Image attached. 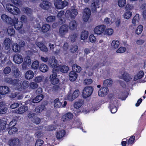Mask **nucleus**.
<instances>
[{"label":"nucleus","instance_id":"nucleus-14","mask_svg":"<svg viewBox=\"0 0 146 146\" xmlns=\"http://www.w3.org/2000/svg\"><path fill=\"white\" fill-rule=\"evenodd\" d=\"M68 25H63L59 29V35L61 36H64L68 33Z\"/></svg>","mask_w":146,"mask_h":146},{"label":"nucleus","instance_id":"nucleus-28","mask_svg":"<svg viewBox=\"0 0 146 146\" xmlns=\"http://www.w3.org/2000/svg\"><path fill=\"white\" fill-rule=\"evenodd\" d=\"M77 27V23L75 20H72L70 23L69 28L70 30H73L76 29Z\"/></svg>","mask_w":146,"mask_h":146},{"label":"nucleus","instance_id":"nucleus-6","mask_svg":"<svg viewBox=\"0 0 146 146\" xmlns=\"http://www.w3.org/2000/svg\"><path fill=\"white\" fill-rule=\"evenodd\" d=\"M12 22L13 24H11L12 25H14L15 28L17 30H20L22 27L23 24L21 21H18V19L15 18Z\"/></svg>","mask_w":146,"mask_h":146},{"label":"nucleus","instance_id":"nucleus-22","mask_svg":"<svg viewBox=\"0 0 146 146\" xmlns=\"http://www.w3.org/2000/svg\"><path fill=\"white\" fill-rule=\"evenodd\" d=\"M28 109V108L27 107L22 106L17 109L15 110V112L16 113L21 114L27 111Z\"/></svg>","mask_w":146,"mask_h":146},{"label":"nucleus","instance_id":"nucleus-24","mask_svg":"<svg viewBox=\"0 0 146 146\" xmlns=\"http://www.w3.org/2000/svg\"><path fill=\"white\" fill-rule=\"evenodd\" d=\"M34 73L31 70H29L26 72L25 74V77L27 80L32 79L34 77Z\"/></svg>","mask_w":146,"mask_h":146},{"label":"nucleus","instance_id":"nucleus-4","mask_svg":"<svg viewBox=\"0 0 146 146\" xmlns=\"http://www.w3.org/2000/svg\"><path fill=\"white\" fill-rule=\"evenodd\" d=\"M7 9L11 13L17 15L20 13L19 9L17 7L10 4H7L6 5Z\"/></svg>","mask_w":146,"mask_h":146},{"label":"nucleus","instance_id":"nucleus-46","mask_svg":"<svg viewBox=\"0 0 146 146\" xmlns=\"http://www.w3.org/2000/svg\"><path fill=\"white\" fill-rule=\"evenodd\" d=\"M113 81L111 79L105 80L104 82V84L105 86H110L111 85Z\"/></svg>","mask_w":146,"mask_h":146},{"label":"nucleus","instance_id":"nucleus-29","mask_svg":"<svg viewBox=\"0 0 146 146\" xmlns=\"http://www.w3.org/2000/svg\"><path fill=\"white\" fill-rule=\"evenodd\" d=\"M11 41L10 39L7 38L5 39L4 42V46L6 50H9L10 48Z\"/></svg>","mask_w":146,"mask_h":146},{"label":"nucleus","instance_id":"nucleus-18","mask_svg":"<svg viewBox=\"0 0 146 146\" xmlns=\"http://www.w3.org/2000/svg\"><path fill=\"white\" fill-rule=\"evenodd\" d=\"M40 7L42 8L47 10L51 7V4L48 1H43L40 5Z\"/></svg>","mask_w":146,"mask_h":146},{"label":"nucleus","instance_id":"nucleus-33","mask_svg":"<svg viewBox=\"0 0 146 146\" xmlns=\"http://www.w3.org/2000/svg\"><path fill=\"white\" fill-rule=\"evenodd\" d=\"M139 19V14H136L133 18L132 23L134 25H135L138 24Z\"/></svg>","mask_w":146,"mask_h":146},{"label":"nucleus","instance_id":"nucleus-5","mask_svg":"<svg viewBox=\"0 0 146 146\" xmlns=\"http://www.w3.org/2000/svg\"><path fill=\"white\" fill-rule=\"evenodd\" d=\"M93 91V88L91 86H87L85 87L84 89L82 96L84 98H86L90 96Z\"/></svg>","mask_w":146,"mask_h":146},{"label":"nucleus","instance_id":"nucleus-55","mask_svg":"<svg viewBox=\"0 0 146 146\" xmlns=\"http://www.w3.org/2000/svg\"><path fill=\"white\" fill-rule=\"evenodd\" d=\"M21 72L18 68L15 69L13 72V75L16 77H17L20 75Z\"/></svg>","mask_w":146,"mask_h":146},{"label":"nucleus","instance_id":"nucleus-30","mask_svg":"<svg viewBox=\"0 0 146 146\" xmlns=\"http://www.w3.org/2000/svg\"><path fill=\"white\" fill-rule=\"evenodd\" d=\"M119 45V41L118 40H114L112 41L111 46L113 49H116L118 47Z\"/></svg>","mask_w":146,"mask_h":146},{"label":"nucleus","instance_id":"nucleus-9","mask_svg":"<svg viewBox=\"0 0 146 146\" xmlns=\"http://www.w3.org/2000/svg\"><path fill=\"white\" fill-rule=\"evenodd\" d=\"M79 91L78 90H75L72 94H69L67 97V99L70 101H72L78 97L79 95Z\"/></svg>","mask_w":146,"mask_h":146},{"label":"nucleus","instance_id":"nucleus-41","mask_svg":"<svg viewBox=\"0 0 146 146\" xmlns=\"http://www.w3.org/2000/svg\"><path fill=\"white\" fill-rule=\"evenodd\" d=\"M50 29V26L49 25L44 24L42 27V32L45 33L48 31Z\"/></svg>","mask_w":146,"mask_h":146},{"label":"nucleus","instance_id":"nucleus-60","mask_svg":"<svg viewBox=\"0 0 146 146\" xmlns=\"http://www.w3.org/2000/svg\"><path fill=\"white\" fill-rule=\"evenodd\" d=\"M42 129L43 130L51 131L53 130L54 129H55L53 126H45L44 127H42Z\"/></svg>","mask_w":146,"mask_h":146},{"label":"nucleus","instance_id":"nucleus-32","mask_svg":"<svg viewBox=\"0 0 146 146\" xmlns=\"http://www.w3.org/2000/svg\"><path fill=\"white\" fill-rule=\"evenodd\" d=\"M40 70L43 72H45L47 71L48 70V67L47 66L44 64H41L39 67Z\"/></svg>","mask_w":146,"mask_h":146},{"label":"nucleus","instance_id":"nucleus-61","mask_svg":"<svg viewBox=\"0 0 146 146\" xmlns=\"http://www.w3.org/2000/svg\"><path fill=\"white\" fill-rule=\"evenodd\" d=\"M133 8L134 7L132 5L127 4L126 5L125 9L127 11H130L132 10Z\"/></svg>","mask_w":146,"mask_h":146},{"label":"nucleus","instance_id":"nucleus-58","mask_svg":"<svg viewBox=\"0 0 146 146\" xmlns=\"http://www.w3.org/2000/svg\"><path fill=\"white\" fill-rule=\"evenodd\" d=\"M64 12L63 11H60L58 14L57 17L58 18L60 19V20L61 22H60L61 23H63V22H62V16L64 15Z\"/></svg>","mask_w":146,"mask_h":146},{"label":"nucleus","instance_id":"nucleus-56","mask_svg":"<svg viewBox=\"0 0 146 146\" xmlns=\"http://www.w3.org/2000/svg\"><path fill=\"white\" fill-rule=\"evenodd\" d=\"M55 17L54 16H48L46 18V20L48 23L52 22L55 20Z\"/></svg>","mask_w":146,"mask_h":146},{"label":"nucleus","instance_id":"nucleus-26","mask_svg":"<svg viewBox=\"0 0 146 146\" xmlns=\"http://www.w3.org/2000/svg\"><path fill=\"white\" fill-rule=\"evenodd\" d=\"M84 104V102L83 100H79L74 103V108L76 109H79Z\"/></svg>","mask_w":146,"mask_h":146},{"label":"nucleus","instance_id":"nucleus-49","mask_svg":"<svg viewBox=\"0 0 146 146\" xmlns=\"http://www.w3.org/2000/svg\"><path fill=\"white\" fill-rule=\"evenodd\" d=\"M39 62L37 60H35L32 63L31 67L32 68L34 69H37L39 66Z\"/></svg>","mask_w":146,"mask_h":146},{"label":"nucleus","instance_id":"nucleus-50","mask_svg":"<svg viewBox=\"0 0 146 146\" xmlns=\"http://www.w3.org/2000/svg\"><path fill=\"white\" fill-rule=\"evenodd\" d=\"M44 79V77L43 76H39L36 77L33 80L34 82H37L39 83L42 81Z\"/></svg>","mask_w":146,"mask_h":146},{"label":"nucleus","instance_id":"nucleus-15","mask_svg":"<svg viewBox=\"0 0 146 146\" xmlns=\"http://www.w3.org/2000/svg\"><path fill=\"white\" fill-rule=\"evenodd\" d=\"M133 78V76L127 73L126 70H125L124 73L122 74V76L120 78L123 79L126 82H129L132 80Z\"/></svg>","mask_w":146,"mask_h":146},{"label":"nucleus","instance_id":"nucleus-19","mask_svg":"<svg viewBox=\"0 0 146 146\" xmlns=\"http://www.w3.org/2000/svg\"><path fill=\"white\" fill-rule=\"evenodd\" d=\"M73 117V114L72 113L68 112L62 116V120L64 121H65L72 119Z\"/></svg>","mask_w":146,"mask_h":146},{"label":"nucleus","instance_id":"nucleus-31","mask_svg":"<svg viewBox=\"0 0 146 146\" xmlns=\"http://www.w3.org/2000/svg\"><path fill=\"white\" fill-rule=\"evenodd\" d=\"M65 131L64 130H59L58 131L56 134V137L58 139L62 138L64 135Z\"/></svg>","mask_w":146,"mask_h":146},{"label":"nucleus","instance_id":"nucleus-8","mask_svg":"<svg viewBox=\"0 0 146 146\" xmlns=\"http://www.w3.org/2000/svg\"><path fill=\"white\" fill-rule=\"evenodd\" d=\"M91 15V12L90 9L86 8L83 11L82 18L85 22L88 21Z\"/></svg>","mask_w":146,"mask_h":146},{"label":"nucleus","instance_id":"nucleus-2","mask_svg":"<svg viewBox=\"0 0 146 146\" xmlns=\"http://www.w3.org/2000/svg\"><path fill=\"white\" fill-rule=\"evenodd\" d=\"M68 2L66 0H56L54 2L55 7L58 9H62L67 6Z\"/></svg>","mask_w":146,"mask_h":146},{"label":"nucleus","instance_id":"nucleus-34","mask_svg":"<svg viewBox=\"0 0 146 146\" xmlns=\"http://www.w3.org/2000/svg\"><path fill=\"white\" fill-rule=\"evenodd\" d=\"M144 73L143 71H140L137 73V75L134 77V80H136L138 79H140L143 77Z\"/></svg>","mask_w":146,"mask_h":146},{"label":"nucleus","instance_id":"nucleus-10","mask_svg":"<svg viewBox=\"0 0 146 146\" xmlns=\"http://www.w3.org/2000/svg\"><path fill=\"white\" fill-rule=\"evenodd\" d=\"M106 27L105 25H104L98 26L94 28V32L97 35H100L103 32Z\"/></svg>","mask_w":146,"mask_h":146},{"label":"nucleus","instance_id":"nucleus-40","mask_svg":"<svg viewBox=\"0 0 146 146\" xmlns=\"http://www.w3.org/2000/svg\"><path fill=\"white\" fill-rule=\"evenodd\" d=\"M54 106L55 108H59L62 106V103L59 101L58 99H55L54 101Z\"/></svg>","mask_w":146,"mask_h":146},{"label":"nucleus","instance_id":"nucleus-47","mask_svg":"<svg viewBox=\"0 0 146 146\" xmlns=\"http://www.w3.org/2000/svg\"><path fill=\"white\" fill-rule=\"evenodd\" d=\"M31 60L30 57L27 56L24 59V63L28 66H29L31 64Z\"/></svg>","mask_w":146,"mask_h":146},{"label":"nucleus","instance_id":"nucleus-52","mask_svg":"<svg viewBox=\"0 0 146 146\" xmlns=\"http://www.w3.org/2000/svg\"><path fill=\"white\" fill-rule=\"evenodd\" d=\"M110 110L112 113H115L117 110V108L116 106L113 104L110 105Z\"/></svg>","mask_w":146,"mask_h":146},{"label":"nucleus","instance_id":"nucleus-54","mask_svg":"<svg viewBox=\"0 0 146 146\" xmlns=\"http://www.w3.org/2000/svg\"><path fill=\"white\" fill-rule=\"evenodd\" d=\"M143 30V27L141 25H139L136 29L135 33L137 35L140 34Z\"/></svg>","mask_w":146,"mask_h":146},{"label":"nucleus","instance_id":"nucleus-16","mask_svg":"<svg viewBox=\"0 0 146 146\" xmlns=\"http://www.w3.org/2000/svg\"><path fill=\"white\" fill-rule=\"evenodd\" d=\"M108 91V89L107 87H102L98 92V95L100 96L103 97L107 94Z\"/></svg>","mask_w":146,"mask_h":146},{"label":"nucleus","instance_id":"nucleus-12","mask_svg":"<svg viewBox=\"0 0 146 146\" xmlns=\"http://www.w3.org/2000/svg\"><path fill=\"white\" fill-rule=\"evenodd\" d=\"M13 60L15 63L17 64H20L23 61V58L22 56L18 54H15L13 57Z\"/></svg>","mask_w":146,"mask_h":146},{"label":"nucleus","instance_id":"nucleus-42","mask_svg":"<svg viewBox=\"0 0 146 146\" xmlns=\"http://www.w3.org/2000/svg\"><path fill=\"white\" fill-rule=\"evenodd\" d=\"M72 68L73 72H80L81 70L80 67L76 64H74L72 67Z\"/></svg>","mask_w":146,"mask_h":146},{"label":"nucleus","instance_id":"nucleus-25","mask_svg":"<svg viewBox=\"0 0 146 146\" xmlns=\"http://www.w3.org/2000/svg\"><path fill=\"white\" fill-rule=\"evenodd\" d=\"M9 144L10 146L18 145L20 143L19 140L17 138L10 139L9 141Z\"/></svg>","mask_w":146,"mask_h":146},{"label":"nucleus","instance_id":"nucleus-13","mask_svg":"<svg viewBox=\"0 0 146 146\" xmlns=\"http://www.w3.org/2000/svg\"><path fill=\"white\" fill-rule=\"evenodd\" d=\"M69 70L68 67L65 65H60L53 68L54 71V70L56 71V70H57L58 71L59 70H60L61 72L64 73L67 72Z\"/></svg>","mask_w":146,"mask_h":146},{"label":"nucleus","instance_id":"nucleus-37","mask_svg":"<svg viewBox=\"0 0 146 146\" xmlns=\"http://www.w3.org/2000/svg\"><path fill=\"white\" fill-rule=\"evenodd\" d=\"M6 122L5 121L3 120H0V132L1 131L5 130L6 128Z\"/></svg>","mask_w":146,"mask_h":146},{"label":"nucleus","instance_id":"nucleus-1","mask_svg":"<svg viewBox=\"0 0 146 146\" xmlns=\"http://www.w3.org/2000/svg\"><path fill=\"white\" fill-rule=\"evenodd\" d=\"M22 82L21 80L16 79L14 80L13 82L16 86L15 88L19 91H21L22 89H27L29 85V83L27 81L25 80L23 82Z\"/></svg>","mask_w":146,"mask_h":146},{"label":"nucleus","instance_id":"nucleus-44","mask_svg":"<svg viewBox=\"0 0 146 146\" xmlns=\"http://www.w3.org/2000/svg\"><path fill=\"white\" fill-rule=\"evenodd\" d=\"M7 32L9 35L10 36L13 35L15 33V30L12 26H9L8 27Z\"/></svg>","mask_w":146,"mask_h":146},{"label":"nucleus","instance_id":"nucleus-45","mask_svg":"<svg viewBox=\"0 0 146 146\" xmlns=\"http://www.w3.org/2000/svg\"><path fill=\"white\" fill-rule=\"evenodd\" d=\"M114 31L112 29L108 28L106 29L105 33L106 35L108 36H111L113 33Z\"/></svg>","mask_w":146,"mask_h":146},{"label":"nucleus","instance_id":"nucleus-51","mask_svg":"<svg viewBox=\"0 0 146 146\" xmlns=\"http://www.w3.org/2000/svg\"><path fill=\"white\" fill-rule=\"evenodd\" d=\"M18 131V129L16 127H12L11 128L9 131V133L10 135L15 134Z\"/></svg>","mask_w":146,"mask_h":146},{"label":"nucleus","instance_id":"nucleus-21","mask_svg":"<svg viewBox=\"0 0 146 146\" xmlns=\"http://www.w3.org/2000/svg\"><path fill=\"white\" fill-rule=\"evenodd\" d=\"M1 17L2 20L8 23L10 25L11 24H13L12 22L13 20L11 18L9 17L6 15H2Z\"/></svg>","mask_w":146,"mask_h":146},{"label":"nucleus","instance_id":"nucleus-27","mask_svg":"<svg viewBox=\"0 0 146 146\" xmlns=\"http://www.w3.org/2000/svg\"><path fill=\"white\" fill-rule=\"evenodd\" d=\"M70 80L72 81H74L76 80L77 77V74L73 71L70 72L69 74Z\"/></svg>","mask_w":146,"mask_h":146},{"label":"nucleus","instance_id":"nucleus-17","mask_svg":"<svg viewBox=\"0 0 146 146\" xmlns=\"http://www.w3.org/2000/svg\"><path fill=\"white\" fill-rule=\"evenodd\" d=\"M50 67L55 68L57 64V61L56 60L54 56L50 57L48 61Z\"/></svg>","mask_w":146,"mask_h":146},{"label":"nucleus","instance_id":"nucleus-20","mask_svg":"<svg viewBox=\"0 0 146 146\" xmlns=\"http://www.w3.org/2000/svg\"><path fill=\"white\" fill-rule=\"evenodd\" d=\"M36 44L41 51L46 52L48 51V48L42 42H37L36 43Z\"/></svg>","mask_w":146,"mask_h":146},{"label":"nucleus","instance_id":"nucleus-53","mask_svg":"<svg viewBox=\"0 0 146 146\" xmlns=\"http://www.w3.org/2000/svg\"><path fill=\"white\" fill-rule=\"evenodd\" d=\"M44 109V106H40L37 107L35 109V111L37 113H39L41 111Z\"/></svg>","mask_w":146,"mask_h":146},{"label":"nucleus","instance_id":"nucleus-63","mask_svg":"<svg viewBox=\"0 0 146 146\" xmlns=\"http://www.w3.org/2000/svg\"><path fill=\"white\" fill-rule=\"evenodd\" d=\"M38 86V84L34 82H31L30 84V87L33 89L36 88Z\"/></svg>","mask_w":146,"mask_h":146},{"label":"nucleus","instance_id":"nucleus-36","mask_svg":"<svg viewBox=\"0 0 146 146\" xmlns=\"http://www.w3.org/2000/svg\"><path fill=\"white\" fill-rule=\"evenodd\" d=\"M88 35V31H82L81 34V39L84 40L86 39Z\"/></svg>","mask_w":146,"mask_h":146},{"label":"nucleus","instance_id":"nucleus-43","mask_svg":"<svg viewBox=\"0 0 146 146\" xmlns=\"http://www.w3.org/2000/svg\"><path fill=\"white\" fill-rule=\"evenodd\" d=\"M22 11L27 15L31 14L32 13V10L30 8L26 7L22 8Z\"/></svg>","mask_w":146,"mask_h":146},{"label":"nucleus","instance_id":"nucleus-38","mask_svg":"<svg viewBox=\"0 0 146 146\" xmlns=\"http://www.w3.org/2000/svg\"><path fill=\"white\" fill-rule=\"evenodd\" d=\"M12 50L15 52H19L20 51V47L18 46L17 43H14L13 45Z\"/></svg>","mask_w":146,"mask_h":146},{"label":"nucleus","instance_id":"nucleus-57","mask_svg":"<svg viewBox=\"0 0 146 146\" xmlns=\"http://www.w3.org/2000/svg\"><path fill=\"white\" fill-rule=\"evenodd\" d=\"M78 34L77 33H74L70 35V39L72 41L74 42L76 40Z\"/></svg>","mask_w":146,"mask_h":146},{"label":"nucleus","instance_id":"nucleus-64","mask_svg":"<svg viewBox=\"0 0 146 146\" xmlns=\"http://www.w3.org/2000/svg\"><path fill=\"white\" fill-rule=\"evenodd\" d=\"M44 143L43 141L38 139L36 142L35 146H41Z\"/></svg>","mask_w":146,"mask_h":146},{"label":"nucleus","instance_id":"nucleus-7","mask_svg":"<svg viewBox=\"0 0 146 146\" xmlns=\"http://www.w3.org/2000/svg\"><path fill=\"white\" fill-rule=\"evenodd\" d=\"M100 3L99 0H92L90 5V8L92 11H96L100 7Z\"/></svg>","mask_w":146,"mask_h":146},{"label":"nucleus","instance_id":"nucleus-48","mask_svg":"<svg viewBox=\"0 0 146 146\" xmlns=\"http://www.w3.org/2000/svg\"><path fill=\"white\" fill-rule=\"evenodd\" d=\"M126 3V0H119L118 5L120 7H123L125 5Z\"/></svg>","mask_w":146,"mask_h":146},{"label":"nucleus","instance_id":"nucleus-11","mask_svg":"<svg viewBox=\"0 0 146 146\" xmlns=\"http://www.w3.org/2000/svg\"><path fill=\"white\" fill-rule=\"evenodd\" d=\"M57 70L53 71V69L52 72L53 73L51 75L50 78L52 84H57L59 82L58 79L56 78L57 75L56 73Z\"/></svg>","mask_w":146,"mask_h":146},{"label":"nucleus","instance_id":"nucleus-62","mask_svg":"<svg viewBox=\"0 0 146 146\" xmlns=\"http://www.w3.org/2000/svg\"><path fill=\"white\" fill-rule=\"evenodd\" d=\"M78 46L76 45H73L71 46L70 48V51L72 52H76L78 49Z\"/></svg>","mask_w":146,"mask_h":146},{"label":"nucleus","instance_id":"nucleus-39","mask_svg":"<svg viewBox=\"0 0 146 146\" xmlns=\"http://www.w3.org/2000/svg\"><path fill=\"white\" fill-rule=\"evenodd\" d=\"M132 15V13L131 12L127 11L123 14V17L125 19H129L131 17Z\"/></svg>","mask_w":146,"mask_h":146},{"label":"nucleus","instance_id":"nucleus-23","mask_svg":"<svg viewBox=\"0 0 146 146\" xmlns=\"http://www.w3.org/2000/svg\"><path fill=\"white\" fill-rule=\"evenodd\" d=\"M9 88L6 86H2L0 87V94L1 95H5L9 92Z\"/></svg>","mask_w":146,"mask_h":146},{"label":"nucleus","instance_id":"nucleus-35","mask_svg":"<svg viewBox=\"0 0 146 146\" xmlns=\"http://www.w3.org/2000/svg\"><path fill=\"white\" fill-rule=\"evenodd\" d=\"M43 98V96L41 94L36 96L32 100V102L33 103H37L40 102Z\"/></svg>","mask_w":146,"mask_h":146},{"label":"nucleus","instance_id":"nucleus-59","mask_svg":"<svg viewBox=\"0 0 146 146\" xmlns=\"http://www.w3.org/2000/svg\"><path fill=\"white\" fill-rule=\"evenodd\" d=\"M11 71V68L10 67H7L3 70V73L5 74H7L10 73Z\"/></svg>","mask_w":146,"mask_h":146},{"label":"nucleus","instance_id":"nucleus-3","mask_svg":"<svg viewBox=\"0 0 146 146\" xmlns=\"http://www.w3.org/2000/svg\"><path fill=\"white\" fill-rule=\"evenodd\" d=\"M78 14L77 10L74 7H72L70 9L66 11L65 15L66 16L69 17L72 19H74Z\"/></svg>","mask_w":146,"mask_h":146}]
</instances>
